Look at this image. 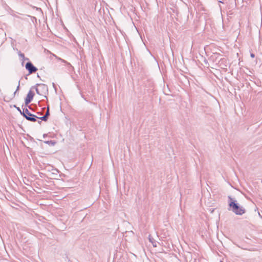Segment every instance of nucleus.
Returning <instances> with one entry per match:
<instances>
[{"mask_svg": "<svg viewBox=\"0 0 262 262\" xmlns=\"http://www.w3.org/2000/svg\"><path fill=\"white\" fill-rule=\"evenodd\" d=\"M48 89L47 85L44 84H37L36 88V93L39 95L46 97V94L48 93Z\"/></svg>", "mask_w": 262, "mask_h": 262, "instance_id": "f03ea898", "label": "nucleus"}, {"mask_svg": "<svg viewBox=\"0 0 262 262\" xmlns=\"http://www.w3.org/2000/svg\"><path fill=\"white\" fill-rule=\"evenodd\" d=\"M19 88V83L18 84V86H17V89H16V90L15 91V92H14V95L16 94V92L18 90Z\"/></svg>", "mask_w": 262, "mask_h": 262, "instance_id": "1a4fd4ad", "label": "nucleus"}, {"mask_svg": "<svg viewBox=\"0 0 262 262\" xmlns=\"http://www.w3.org/2000/svg\"><path fill=\"white\" fill-rule=\"evenodd\" d=\"M250 56L252 58H254L255 57V55L253 53H251L250 54Z\"/></svg>", "mask_w": 262, "mask_h": 262, "instance_id": "9d476101", "label": "nucleus"}, {"mask_svg": "<svg viewBox=\"0 0 262 262\" xmlns=\"http://www.w3.org/2000/svg\"><path fill=\"white\" fill-rule=\"evenodd\" d=\"M228 199L230 201L229 206L232 208V210L237 215H242L245 212V209L242 207H239L237 204L235 203L230 196H228Z\"/></svg>", "mask_w": 262, "mask_h": 262, "instance_id": "f257e3e1", "label": "nucleus"}, {"mask_svg": "<svg viewBox=\"0 0 262 262\" xmlns=\"http://www.w3.org/2000/svg\"><path fill=\"white\" fill-rule=\"evenodd\" d=\"M34 95V93L31 91H30L28 92L27 96L25 99V104H28L29 103L31 102V101L33 99Z\"/></svg>", "mask_w": 262, "mask_h": 262, "instance_id": "39448f33", "label": "nucleus"}, {"mask_svg": "<svg viewBox=\"0 0 262 262\" xmlns=\"http://www.w3.org/2000/svg\"><path fill=\"white\" fill-rule=\"evenodd\" d=\"M20 112L21 111H20ZM20 113L28 120L32 122H35L36 121V118L37 117L35 115L31 114L27 108L24 110L23 113Z\"/></svg>", "mask_w": 262, "mask_h": 262, "instance_id": "7ed1b4c3", "label": "nucleus"}, {"mask_svg": "<svg viewBox=\"0 0 262 262\" xmlns=\"http://www.w3.org/2000/svg\"><path fill=\"white\" fill-rule=\"evenodd\" d=\"M59 60H60L63 63H66V61L63 60V59H62L61 58H59Z\"/></svg>", "mask_w": 262, "mask_h": 262, "instance_id": "9b49d317", "label": "nucleus"}, {"mask_svg": "<svg viewBox=\"0 0 262 262\" xmlns=\"http://www.w3.org/2000/svg\"><path fill=\"white\" fill-rule=\"evenodd\" d=\"M148 239L149 242L152 244L154 247H157V243L156 241L154 239V238L151 236V235H148Z\"/></svg>", "mask_w": 262, "mask_h": 262, "instance_id": "0eeeda50", "label": "nucleus"}, {"mask_svg": "<svg viewBox=\"0 0 262 262\" xmlns=\"http://www.w3.org/2000/svg\"><path fill=\"white\" fill-rule=\"evenodd\" d=\"M221 262H222V261H221Z\"/></svg>", "mask_w": 262, "mask_h": 262, "instance_id": "f8f14e48", "label": "nucleus"}, {"mask_svg": "<svg viewBox=\"0 0 262 262\" xmlns=\"http://www.w3.org/2000/svg\"><path fill=\"white\" fill-rule=\"evenodd\" d=\"M49 115H50L49 107V106H48L47 110V112H46L45 115H44L43 116L40 117L39 119H41V120L46 121L47 120L48 118Z\"/></svg>", "mask_w": 262, "mask_h": 262, "instance_id": "423d86ee", "label": "nucleus"}, {"mask_svg": "<svg viewBox=\"0 0 262 262\" xmlns=\"http://www.w3.org/2000/svg\"><path fill=\"white\" fill-rule=\"evenodd\" d=\"M25 67L26 69L29 71V74L34 73L37 71V69L31 62H27Z\"/></svg>", "mask_w": 262, "mask_h": 262, "instance_id": "20e7f679", "label": "nucleus"}, {"mask_svg": "<svg viewBox=\"0 0 262 262\" xmlns=\"http://www.w3.org/2000/svg\"><path fill=\"white\" fill-rule=\"evenodd\" d=\"M18 55L20 57L22 58L23 59H25V55L24 54L21 53L20 52H19Z\"/></svg>", "mask_w": 262, "mask_h": 262, "instance_id": "6e6552de", "label": "nucleus"}]
</instances>
